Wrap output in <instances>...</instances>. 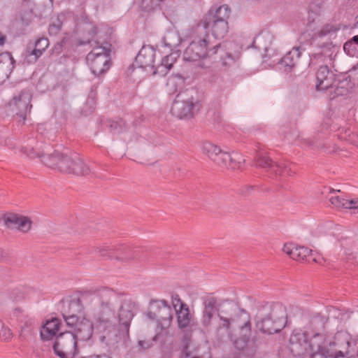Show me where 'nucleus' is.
Segmentation results:
<instances>
[{
    "label": "nucleus",
    "mask_w": 358,
    "mask_h": 358,
    "mask_svg": "<svg viewBox=\"0 0 358 358\" xmlns=\"http://www.w3.org/2000/svg\"><path fill=\"white\" fill-rule=\"evenodd\" d=\"M70 173L78 176H90L92 173V171L80 157L79 155L75 153L72 171H71Z\"/></svg>",
    "instance_id": "obj_28"
},
{
    "label": "nucleus",
    "mask_w": 358,
    "mask_h": 358,
    "mask_svg": "<svg viewBox=\"0 0 358 358\" xmlns=\"http://www.w3.org/2000/svg\"><path fill=\"white\" fill-rule=\"evenodd\" d=\"M147 316L148 318H150V320H157L158 321L159 320V315H158V310L156 308V310L152 312V311H150L147 313ZM160 331V329H159V327H158V324L157 325V329H156V331L157 333L159 332Z\"/></svg>",
    "instance_id": "obj_44"
},
{
    "label": "nucleus",
    "mask_w": 358,
    "mask_h": 358,
    "mask_svg": "<svg viewBox=\"0 0 358 358\" xmlns=\"http://www.w3.org/2000/svg\"><path fill=\"white\" fill-rule=\"evenodd\" d=\"M356 24L358 26V15L356 17Z\"/></svg>",
    "instance_id": "obj_54"
},
{
    "label": "nucleus",
    "mask_w": 358,
    "mask_h": 358,
    "mask_svg": "<svg viewBox=\"0 0 358 358\" xmlns=\"http://www.w3.org/2000/svg\"><path fill=\"white\" fill-rule=\"evenodd\" d=\"M253 189V187L252 186H250V185H247L245 187H244L243 189H242V191H241V193L243 194H248L250 193V192Z\"/></svg>",
    "instance_id": "obj_46"
},
{
    "label": "nucleus",
    "mask_w": 358,
    "mask_h": 358,
    "mask_svg": "<svg viewBox=\"0 0 358 358\" xmlns=\"http://www.w3.org/2000/svg\"><path fill=\"white\" fill-rule=\"evenodd\" d=\"M61 322L57 318H52L50 320H47L44 326L48 327V328L53 329L54 331H58Z\"/></svg>",
    "instance_id": "obj_40"
},
{
    "label": "nucleus",
    "mask_w": 358,
    "mask_h": 358,
    "mask_svg": "<svg viewBox=\"0 0 358 358\" xmlns=\"http://www.w3.org/2000/svg\"><path fill=\"white\" fill-rule=\"evenodd\" d=\"M350 255V256H352V259H354V258H355V257H354V256H353L352 255ZM349 259H351V257H349Z\"/></svg>",
    "instance_id": "obj_56"
},
{
    "label": "nucleus",
    "mask_w": 358,
    "mask_h": 358,
    "mask_svg": "<svg viewBox=\"0 0 358 358\" xmlns=\"http://www.w3.org/2000/svg\"><path fill=\"white\" fill-rule=\"evenodd\" d=\"M316 90L318 91H324L334 86L336 81V76L331 71L328 66L324 65L320 66L316 72Z\"/></svg>",
    "instance_id": "obj_19"
},
{
    "label": "nucleus",
    "mask_w": 358,
    "mask_h": 358,
    "mask_svg": "<svg viewBox=\"0 0 358 358\" xmlns=\"http://www.w3.org/2000/svg\"><path fill=\"white\" fill-rule=\"evenodd\" d=\"M92 50L87 54L86 60L92 73L99 76L107 71L110 66V49L99 45L96 41H90Z\"/></svg>",
    "instance_id": "obj_8"
},
{
    "label": "nucleus",
    "mask_w": 358,
    "mask_h": 358,
    "mask_svg": "<svg viewBox=\"0 0 358 358\" xmlns=\"http://www.w3.org/2000/svg\"><path fill=\"white\" fill-rule=\"evenodd\" d=\"M49 46V41L47 38H41L38 39L35 43V48L31 50L27 56L29 57H33L34 61H36L40 57L43 52Z\"/></svg>",
    "instance_id": "obj_30"
},
{
    "label": "nucleus",
    "mask_w": 358,
    "mask_h": 358,
    "mask_svg": "<svg viewBox=\"0 0 358 358\" xmlns=\"http://www.w3.org/2000/svg\"><path fill=\"white\" fill-rule=\"evenodd\" d=\"M182 83L180 76L169 78L166 83V91L169 94H173L178 91L179 85Z\"/></svg>",
    "instance_id": "obj_32"
},
{
    "label": "nucleus",
    "mask_w": 358,
    "mask_h": 358,
    "mask_svg": "<svg viewBox=\"0 0 358 358\" xmlns=\"http://www.w3.org/2000/svg\"><path fill=\"white\" fill-rule=\"evenodd\" d=\"M22 151L23 153L27 155L30 158H41L42 162L44 157L47 158L48 157H50L51 155V154L45 153L43 151L41 152H38L36 151L33 148H23L22 149Z\"/></svg>",
    "instance_id": "obj_33"
},
{
    "label": "nucleus",
    "mask_w": 358,
    "mask_h": 358,
    "mask_svg": "<svg viewBox=\"0 0 358 358\" xmlns=\"http://www.w3.org/2000/svg\"><path fill=\"white\" fill-rule=\"evenodd\" d=\"M57 331H54L52 329L48 328V327L43 326L41 329V337L43 341H49L51 340L56 334Z\"/></svg>",
    "instance_id": "obj_35"
},
{
    "label": "nucleus",
    "mask_w": 358,
    "mask_h": 358,
    "mask_svg": "<svg viewBox=\"0 0 358 358\" xmlns=\"http://www.w3.org/2000/svg\"><path fill=\"white\" fill-rule=\"evenodd\" d=\"M74 153L59 152L57 150L51 153L50 157L43 158V163L50 168L57 169L59 171L70 173L72 171Z\"/></svg>",
    "instance_id": "obj_12"
},
{
    "label": "nucleus",
    "mask_w": 358,
    "mask_h": 358,
    "mask_svg": "<svg viewBox=\"0 0 358 358\" xmlns=\"http://www.w3.org/2000/svg\"><path fill=\"white\" fill-rule=\"evenodd\" d=\"M332 358H345V356L341 351H339L334 357L332 355Z\"/></svg>",
    "instance_id": "obj_51"
},
{
    "label": "nucleus",
    "mask_w": 358,
    "mask_h": 358,
    "mask_svg": "<svg viewBox=\"0 0 358 358\" xmlns=\"http://www.w3.org/2000/svg\"><path fill=\"white\" fill-rule=\"evenodd\" d=\"M166 358H170V357L168 356V357H166Z\"/></svg>",
    "instance_id": "obj_57"
},
{
    "label": "nucleus",
    "mask_w": 358,
    "mask_h": 358,
    "mask_svg": "<svg viewBox=\"0 0 358 358\" xmlns=\"http://www.w3.org/2000/svg\"><path fill=\"white\" fill-rule=\"evenodd\" d=\"M242 335L239 337H236L231 329V335L227 339H229L235 349L238 351L244 350L245 353L248 355L253 354L257 348V344L254 338L250 339L251 330L248 332L246 331H241Z\"/></svg>",
    "instance_id": "obj_15"
},
{
    "label": "nucleus",
    "mask_w": 358,
    "mask_h": 358,
    "mask_svg": "<svg viewBox=\"0 0 358 358\" xmlns=\"http://www.w3.org/2000/svg\"><path fill=\"white\" fill-rule=\"evenodd\" d=\"M323 341L320 343V348H315V352H313L310 358H332V355L322 347Z\"/></svg>",
    "instance_id": "obj_34"
},
{
    "label": "nucleus",
    "mask_w": 358,
    "mask_h": 358,
    "mask_svg": "<svg viewBox=\"0 0 358 358\" xmlns=\"http://www.w3.org/2000/svg\"><path fill=\"white\" fill-rule=\"evenodd\" d=\"M180 358H203V357L202 356L197 355L196 352L189 351L187 349L186 351L181 355Z\"/></svg>",
    "instance_id": "obj_43"
},
{
    "label": "nucleus",
    "mask_w": 358,
    "mask_h": 358,
    "mask_svg": "<svg viewBox=\"0 0 358 358\" xmlns=\"http://www.w3.org/2000/svg\"><path fill=\"white\" fill-rule=\"evenodd\" d=\"M162 41L165 47L173 50L180 45L181 38L177 31L170 30L165 34Z\"/></svg>",
    "instance_id": "obj_29"
},
{
    "label": "nucleus",
    "mask_w": 358,
    "mask_h": 358,
    "mask_svg": "<svg viewBox=\"0 0 358 358\" xmlns=\"http://www.w3.org/2000/svg\"><path fill=\"white\" fill-rule=\"evenodd\" d=\"M78 343L71 331H66L57 336L53 350L60 358H73L78 352Z\"/></svg>",
    "instance_id": "obj_11"
},
{
    "label": "nucleus",
    "mask_w": 358,
    "mask_h": 358,
    "mask_svg": "<svg viewBox=\"0 0 358 358\" xmlns=\"http://www.w3.org/2000/svg\"><path fill=\"white\" fill-rule=\"evenodd\" d=\"M343 87H337L335 91L336 95H343L347 90H343Z\"/></svg>",
    "instance_id": "obj_47"
},
{
    "label": "nucleus",
    "mask_w": 358,
    "mask_h": 358,
    "mask_svg": "<svg viewBox=\"0 0 358 358\" xmlns=\"http://www.w3.org/2000/svg\"><path fill=\"white\" fill-rule=\"evenodd\" d=\"M9 298L14 302L22 300L24 295L19 289H15L9 293Z\"/></svg>",
    "instance_id": "obj_39"
},
{
    "label": "nucleus",
    "mask_w": 358,
    "mask_h": 358,
    "mask_svg": "<svg viewBox=\"0 0 358 358\" xmlns=\"http://www.w3.org/2000/svg\"><path fill=\"white\" fill-rule=\"evenodd\" d=\"M324 57L322 53H316L312 55L310 58V64L313 65L316 64L317 62H315L316 59H320L321 62L324 60Z\"/></svg>",
    "instance_id": "obj_45"
},
{
    "label": "nucleus",
    "mask_w": 358,
    "mask_h": 358,
    "mask_svg": "<svg viewBox=\"0 0 358 358\" xmlns=\"http://www.w3.org/2000/svg\"><path fill=\"white\" fill-rule=\"evenodd\" d=\"M32 94L29 90H24L17 96H13L8 103V108L13 113L22 119L26 120L27 115L30 113L32 108L31 101Z\"/></svg>",
    "instance_id": "obj_13"
},
{
    "label": "nucleus",
    "mask_w": 358,
    "mask_h": 358,
    "mask_svg": "<svg viewBox=\"0 0 358 358\" xmlns=\"http://www.w3.org/2000/svg\"><path fill=\"white\" fill-rule=\"evenodd\" d=\"M302 50L301 47H294L280 59V64L285 71H291L297 65Z\"/></svg>",
    "instance_id": "obj_24"
},
{
    "label": "nucleus",
    "mask_w": 358,
    "mask_h": 358,
    "mask_svg": "<svg viewBox=\"0 0 358 358\" xmlns=\"http://www.w3.org/2000/svg\"><path fill=\"white\" fill-rule=\"evenodd\" d=\"M283 251L292 259L296 261L304 260L312 253V250L308 248L293 243L285 244Z\"/></svg>",
    "instance_id": "obj_22"
},
{
    "label": "nucleus",
    "mask_w": 358,
    "mask_h": 358,
    "mask_svg": "<svg viewBox=\"0 0 358 358\" xmlns=\"http://www.w3.org/2000/svg\"><path fill=\"white\" fill-rule=\"evenodd\" d=\"M6 36L0 32V45H3L6 41Z\"/></svg>",
    "instance_id": "obj_50"
},
{
    "label": "nucleus",
    "mask_w": 358,
    "mask_h": 358,
    "mask_svg": "<svg viewBox=\"0 0 358 358\" xmlns=\"http://www.w3.org/2000/svg\"><path fill=\"white\" fill-rule=\"evenodd\" d=\"M230 9L227 4L219 7L213 6L204 18L196 25V31L201 34L207 33L210 29L216 38H223L228 33L227 19L229 17Z\"/></svg>",
    "instance_id": "obj_5"
},
{
    "label": "nucleus",
    "mask_w": 358,
    "mask_h": 358,
    "mask_svg": "<svg viewBox=\"0 0 358 358\" xmlns=\"http://www.w3.org/2000/svg\"><path fill=\"white\" fill-rule=\"evenodd\" d=\"M323 336L320 334H315L309 341H308L307 334L301 330L294 331L292 334L289 343L290 350L296 356H301L308 350L315 351V348H320V343L323 341Z\"/></svg>",
    "instance_id": "obj_10"
},
{
    "label": "nucleus",
    "mask_w": 358,
    "mask_h": 358,
    "mask_svg": "<svg viewBox=\"0 0 358 358\" xmlns=\"http://www.w3.org/2000/svg\"><path fill=\"white\" fill-rule=\"evenodd\" d=\"M139 343V345H140L141 347L145 348V347H144V345H143V344L145 343V342H144V341H139V343Z\"/></svg>",
    "instance_id": "obj_53"
},
{
    "label": "nucleus",
    "mask_w": 358,
    "mask_h": 358,
    "mask_svg": "<svg viewBox=\"0 0 358 358\" xmlns=\"http://www.w3.org/2000/svg\"><path fill=\"white\" fill-rule=\"evenodd\" d=\"M1 220L6 227L12 229H16L24 233L31 229L32 223L29 217L14 213L3 215Z\"/></svg>",
    "instance_id": "obj_18"
},
{
    "label": "nucleus",
    "mask_w": 358,
    "mask_h": 358,
    "mask_svg": "<svg viewBox=\"0 0 358 358\" xmlns=\"http://www.w3.org/2000/svg\"><path fill=\"white\" fill-rule=\"evenodd\" d=\"M336 191H337V192H340V190H335V189H332V190H331V192H336Z\"/></svg>",
    "instance_id": "obj_55"
},
{
    "label": "nucleus",
    "mask_w": 358,
    "mask_h": 358,
    "mask_svg": "<svg viewBox=\"0 0 358 358\" xmlns=\"http://www.w3.org/2000/svg\"><path fill=\"white\" fill-rule=\"evenodd\" d=\"M177 57L178 53L174 52L163 57L161 62L155 66V70L153 73L162 76H166L176 62Z\"/></svg>",
    "instance_id": "obj_25"
},
{
    "label": "nucleus",
    "mask_w": 358,
    "mask_h": 358,
    "mask_svg": "<svg viewBox=\"0 0 358 358\" xmlns=\"http://www.w3.org/2000/svg\"><path fill=\"white\" fill-rule=\"evenodd\" d=\"M201 149L202 152L210 159L222 167L231 169H238L244 162L239 155L234 154L231 156L228 152L221 150L217 145L208 141L202 143Z\"/></svg>",
    "instance_id": "obj_7"
},
{
    "label": "nucleus",
    "mask_w": 358,
    "mask_h": 358,
    "mask_svg": "<svg viewBox=\"0 0 358 358\" xmlns=\"http://www.w3.org/2000/svg\"><path fill=\"white\" fill-rule=\"evenodd\" d=\"M117 301L118 297L114 292L105 306L91 308L90 319L94 324L99 342L108 348H115L128 339L130 323L134 316V305L129 301H123L117 312L119 324L115 326L113 320L116 318L115 306Z\"/></svg>",
    "instance_id": "obj_1"
},
{
    "label": "nucleus",
    "mask_w": 358,
    "mask_h": 358,
    "mask_svg": "<svg viewBox=\"0 0 358 358\" xmlns=\"http://www.w3.org/2000/svg\"><path fill=\"white\" fill-rule=\"evenodd\" d=\"M74 16L72 14L65 15L61 13L56 17L52 18V21L49 25L48 32L51 36L57 35L63 27L71 29V24L74 22Z\"/></svg>",
    "instance_id": "obj_20"
},
{
    "label": "nucleus",
    "mask_w": 358,
    "mask_h": 358,
    "mask_svg": "<svg viewBox=\"0 0 358 358\" xmlns=\"http://www.w3.org/2000/svg\"><path fill=\"white\" fill-rule=\"evenodd\" d=\"M13 336L10 329L5 327L4 324L0 320V340L7 341Z\"/></svg>",
    "instance_id": "obj_36"
},
{
    "label": "nucleus",
    "mask_w": 358,
    "mask_h": 358,
    "mask_svg": "<svg viewBox=\"0 0 358 358\" xmlns=\"http://www.w3.org/2000/svg\"><path fill=\"white\" fill-rule=\"evenodd\" d=\"M108 250V247L103 246L99 248V252L101 256H105L106 255V252Z\"/></svg>",
    "instance_id": "obj_48"
},
{
    "label": "nucleus",
    "mask_w": 358,
    "mask_h": 358,
    "mask_svg": "<svg viewBox=\"0 0 358 358\" xmlns=\"http://www.w3.org/2000/svg\"><path fill=\"white\" fill-rule=\"evenodd\" d=\"M203 306L201 325L208 331L214 326L213 337L218 342H224L230 336L232 325L240 319L243 322L239 325L240 330H251L250 315L233 302L218 303L216 298L210 296L203 301Z\"/></svg>",
    "instance_id": "obj_2"
},
{
    "label": "nucleus",
    "mask_w": 358,
    "mask_h": 358,
    "mask_svg": "<svg viewBox=\"0 0 358 358\" xmlns=\"http://www.w3.org/2000/svg\"><path fill=\"white\" fill-rule=\"evenodd\" d=\"M344 51L351 57H358V35L345 43L343 45Z\"/></svg>",
    "instance_id": "obj_31"
},
{
    "label": "nucleus",
    "mask_w": 358,
    "mask_h": 358,
    "mask_svg": "<svg viewBox=\"0 0 358 358\" xmlns=\"http://www.w3.org/2000/svg\"><path fill=\"white\" fill-rule=\"evenodd\" d=\"M122 124L123 122L122 120L120 122L113 121L110 124V127L111 128L112 131L120 132L122 131Z\"/></svg>",
    "instance_id": "obj_42"
},
{
    "label": "nucleus",
    "mask_w": 358,
    "mask_h": 358,
    "mask_svg": "<svg viewBox=\"0 0 358 358\" xmlns=\"http://www.w3.org/2000/svg\"><path fill=\"white\" fill-rule=\"evenodd\" d=\"M256 327L264 334H273L283 329L287 322L285 308L280 303L259 306L255 316Z\"/></svg>",
    "instance_id": "obj_4"
},
{
    "label": "nucleus",
    "mask_w": 358,
    "mask_h": 358,
    "mask_svg": "<svg viewBox=\"0 0 358 358\" xmlns=\"http://www.w3.org/2000/svg\"><path fill=\"white\" fill-rule=\"evenodd\" d=\"M88 26L90 27L89 30L92 32V34L94 35L96 33V28L92 24H88Z\"/></svg>",
    "instance_id": "obj_49"
},
{
    "label": "nucleus",
    "mask_w": 358,
    "mask_h": 358,
    "mask_svg": "<svg viewBox=\"0 0 358 358\" xmlns=\"http://www.w3.org/2000/svg\"><path fill=\"white\" fill-rule=\"evenodd\" d=\"M209 82L213 91L218 93L221 96L224 95V92L227 87V83L220 73H213L209 78Z\"/></svg>",
    "instance_id": "obj_27"
},
{
    "label": "nucleus",
    "mask_w": 358,
    "mask_h": 358,
    "mask_svg": "<svg viewBox=\"0 0 358 358\" xmlns=\"http://www.w3.org/2000/svg\"><path fill=\"white\" fill-rule=\"evenodd\" d=\"M156 308L158 310L159 320L158 327H159L160 331L156 333L154 337V340L158 339L163 331L171 326L172 322L173 315L171 306L168 304L165 300L155 301Z\"/></svg>",
    "instance_id": "obj_14"
},
{
    "label": "nucleus",
    "mask_w": 358,
    "mask_h": 358,
    "mask_svg": "<svg viewBox=\"0 0 358 358\" xmlns=\"http://www.w3.org/2000/svg\"><path fill=\"white\" fill-rule=\"evenodd\" d=\"M199 109V103L195 100L193 95L188 91L180 92L175 98L171 113L180 118H191Z\"/></svg>",
    "instance_id": "obj_9"
},
{
    "label": "nucleus",
    "mask_w": 358,
    "mask_h": 358,
    "mask_svg": "<svg viewBox=\"0 0 358 358\" xmlns=\"http://www.w3.org/2000/svg\"><path fill=\"white\" fill-rule=\"evenodd\" d=\"M113 295L114 292L108 288L83 292L80 297L71 300L67 308L64 309L62 315L66 324H75L79 320L78 314L83 313L85 308L87 310L88 316L90 317L91 308L105 306Z\"/></svg>",
    "instance_id": "obj_3"
},
{
    "label": "nucleus",
    "mask_w": 358,
    "mask_h": 358,
    "mask_svg": "<svg viewBox=\"0 0 358 358\" xmlns=\"http://www.w3.org/2000/svg\"><path fill=\"white\" fill-rule=\"evenodd\" d=\"M257 166L267 169L275 175H291V169L284 162H273L269 157L259 152L256 160Z\"/></svg>",
    "instance_id": "obj_16"
},
{
    "label": "nucleus",
    "mask_w": 358,
    "mask_h": 358,
    "mask_svg": "<svg viewBox=\"0 0 358 358\" xmlns=\"http://www.w3.org/2000/svg\"><path fill=\"white\" fill-rule=\"evenodd\" d=\"M72 328L71 334L78 341H87L90 340L92 335L94 328L93 320H90L83 317L81 320H77L75 324L68 325Z\"/></svg>",
    "instance_id": "obj_17"
},
{
    "label": "nucleus",
    "mask_w": 358,
    "mask_h": 358,
    "mask_svg": "<svg viewBox=\"0 0 358 358\" xmlns=\"http://www.w3.org/2000/svg\"><path fill=\"white\" fill-rule=\"evenodd\" d=\"M171 302H172V305H173L176 312L177 310H182V309H184V308L188 307V306L186 303H183L181 301L178 294H176L172 295Z\"/></svg>",
    "instance_id": "obj_37"
},
{
    "label": "nucleus",
    "mask_w": 358,
    "mask_h": 358,
    "mask_svg": "<svg viewBox=\"0 0 358 358\" xmlns=\"http://www.w3.org/2000/svg\"><path fill=\"white\" fill-rule=\"evenodd\" d=\"M329 201L337 208L348 209L358 213V198L349 199L346 196H335L330 198Z\"/></svg>",
    "instance_id": "obj_23"
},
{
    "label": "nucleus",
    "mask_w": 358,
    "mask_h": 358,
    "mask_svg": "<svg viewBox=\"0 0 358 358\" xmlns=\"http://www.w3.org/2000/svg\"><path fill=\"white\" fill-rule=\"evenodd\" d=\"M338 31V28L334 27V25H327L322 28V29L320 31V36H326V35H331L332 34H335Z\"/></svg>",
    "instance_id": "obj_41"
},
{
    "label": "nucleus",
    "mask_w": 358,
    "mask_h": 358,
    "mask_svg": "<svg viewBox=\"0 0 358 358\" xmlns=\"http://www.w3.org/2000/svg\"><path fill=\"white\" fill-rule=\"evenodd\" d=\"M193 39L183 52V58L185 61L195 62L211 57L217 54L220 48V44L215 45L212 48H208V34H201L196 31L194 28Z\"/></svg>",
    "instance_id": "obj_6"
},
{
    "label": "nucleus",
    "mask_w": 358,
    "mask_h": 358,
    "mask_svg": "<svg viewBox=\"0 0 358 358\" xmlns=\"http://www.w3.org/2000/svg\"><path fill=\"white\" fill-rule=\"evenodd\" d=\"M177 322L179 329L185 331L192 327V315L189 313V307L177 310Z\"/></svg>",
    "instance_id": "obj_26"
},
{
    "label": "nucleus",
    "mask_w": 358,
    "mask_h": 358,
    "mask_svg": "<svg viewBox=\"0 0 358 358\" xmlns=\"http://www.w3.org/2000/svg\"><path fill=\"white\" fill-rule=\"evenodd\" d=\"M3 71V64L0 62V72Z\"/></svg>",
    "instance_id": "obj_52"
},
{
    "label": "nucleus",
    "mask_w": 358,
    "mask_h": 358,
    "mask_svg": "<svg viewBox=\"0 0 358 358\" xmlns=\"http://www.w3.org/2000/svg\"><path fill=\"white\" fill-rule=\"evenodd\" d=\"M222 66L229 68L236 65V59L231 53H225V55L222 58Z\"/></svg>",
    "instance_id": "obj_38"
},
{
    "label": "nucleus",
    "mask_w": 358,
    "mask_h": 358,
    "mask_svg": "<svg viewBox=\"0 0 358 358\" xmlns=\"http://www.w3.org/2000/svg\"><path fill=\"white\" fill-rule=\"evenodd\" d=\"M155 50L150 45H143L136 57L135 64L140 68H154Z\"/></svg>",
    "instance_id": "obj_21"
}]
</instances>
